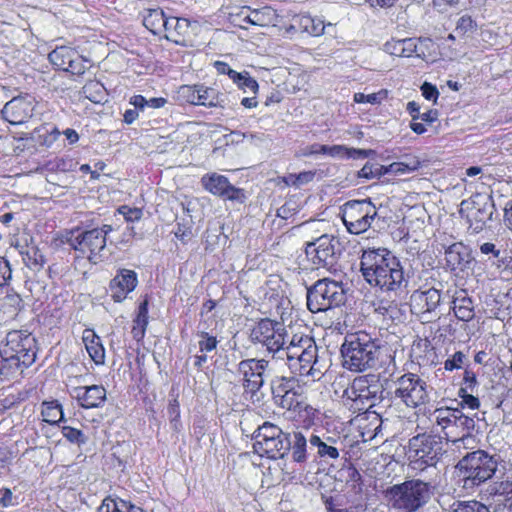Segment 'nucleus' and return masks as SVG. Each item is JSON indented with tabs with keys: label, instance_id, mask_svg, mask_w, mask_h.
Masks as SVG:
<instances>
[{
	"label": "nucleus",
	"instance_id": "1",
	"mask_svg": "<svg viewBox=\"0 0 512 512\" xmlns=\"http://www.w3.org/2000/svg\"><path fill=\"white\" fill-rule=\"evenodd\" d=\"M360 270L371 286L383 292H396L407 282L400 260L386 249L364 251Z\"/></svg>",
	"mask_w": 512,
	"mask_h": 512
},
{
	"label": "nucleus",
	"instance_id": "2",
	"mask_svg": "<svg viewBox=\"0 0 512 512\" xmlns=\"http://www.w3.org/2000/svg\"><path fill=\"white\" fill-rule=\"evenodd\" d=\"M284 357L294 374L308 377L311 381L320 380L324 375V365L318 357V347L314 339L308 335L298 333L286 339V344L278 355L280 359Z\"/></svg>",
	"mask_w": 512,
	"mask_h": 512
},
{
	"label": "nucleus",
	"instance_id": "3",
	"mask_svg": "<svg viewBox=\"0 0 512 512\" xmlns=\"http://www.w3.org/2000/svg\"><path fill=\"white\" fill-rule=\"evenodd\" d=\"M34 338L27 331L13 330L7 333L0 346V381L22 373L36 358Z\"/></svg>",
	"mask_w": 512,
	"mask_h": 512
},
{
	"label": "nucleus",
	"instance_id": "4",
	"mask_svg": "<svg viewBox=\"0 0 512 512\" xmlns=\"http://www.w3.org/2000/svg\"><path fill=\"white\" fill-rule=\"evenodd\" d=\"M444 452L442 437L427 433L418 434L408 442V466L418 473L431 471L432 478L436 480L439 477L437 464Z\"/></svg>",
	"mask_w": 512,
	"mask_h": 512
},
{
	"label": "nucleus",
	"instance_id": "5",
	"mask_svg": "<svg viewBox=\"0 0 512 512\" xmlns=\"http://www.w3.org/2000/svg\"><path fill=\"white\" fill-rule=\"evenodd\" d=\"M378 354L376 339L365 331L346 335L341 346L343 367L353 372H362L375 366Z\"/></svg>",
	"mask_w": 512,
	"mask_h": 512
},
{
	"label": "nucleus",
	"instance_id": "6",
	"mask_svg": "<svg viewBox=\"0 0 512 512\" xmlns=\"http://www.w3.org/2000/svg\"><path fill=\"white\" fill-rule=\"evenodd\" d=\"M436 480H406L395 484L385 491V498L395 510L401 512H417L428 503Z\"/></svg>",
	"mask_w": 512,
	"mask_h": 512
},
{
	"label": "nucleus",
	"instance_id": "7",
	"mask_svg": "<svg viewBox=\"0 0 512 512\" xmlns=\"http://www.w3.org/2000/svg\"><path fill=\"white\" fill-rule=\"evenodd\" d=\"M275 403L283 409L296 413L303 421H311L316 409L307 403L304 386L294 377H279L271 383Z\"/></svg>",
	"mask_w": 512,
	"mask_h": 512
},
{
	"label": "nucleus",
	"instance_id": "8",
	"mask_svg": "<svg viewBox=\"0 0 512 512\" xmlns=\"http://www.w3.org/2000/svg\"><path fill=\"white\" fill-rule=\"evenodd\" d=\"M500 456L484 450L467 452L457 463L456 469L463 478L464 487L479 486L491 479L498 470Z\"/></svg>",
	"mask_w": 512,
	"mask_h": 512
},
{
	"label": "nucleus",
	"instance_id": "9",
	"mask_svg": "<svg viewBox=\"0 0 512 512\" xmlns=\"http://www.w3.org/2000/svg\"><path fill=\"white\" fill-rule=\"evenodd\" d=\"M111 231V225H103L85 231L72 230L66 234V243L77 253L78 257L85 258L92 264H98L104 259L106 237Z\"/></svg>",
	"mask_w": 512,
	"mask_h": 512
},
{
	"label": "nucleus",
	"instance_id": "10",
	"mask_svg": "<svg viewBox=\"0 0 512 512\" xmlns=\"http://www.w3.org/2000/svg\"><path fill=\"white\" fill-rule=\"evenodd\" d=\"M254 451L261 457L283 458L290 450V437L277 425L264 422L254 432Z\"/></svg>",
	"mask_w": 512,
	"mask_h": 512
},
{
	"label": "nucleus",
	"instance_id": "11",
	"mask_svg": "<svg viewBox=\"0 0 512 512\" xmlns=\"http://www.w3.org/2000/svg\"><path fill=\"white\" fill-rule=\"evenodd\" d=\"M342 284L329 278L318 280L307 291V307L312 313L326 311L344 303Z\"/></svg>",
	"mask_w": 512,
	"mask_h": 512
},
{
	"label": "nucleus",
	"instance_id": "12",
	"mask_svg": "<svg viewBox=\"0 0 512 512\" xmlns=\"http://www.w3.org/2000/svg\"><path fill=\"white\" fill-rule=\"evenodd\" d=\"M394 397L410 408L429 401L428 385L419 375L405 373L394 381Z\"/></svg>",
	"mask_w": 512,
	"mask_h": 512
},
{
	"label": "nucleus",
	"instance_id": "13",
	"mask_svg": "<svg viewBox=\"0 0 512 512\" xmlns=\"http://www.w3.org/2000/svg\"><path fill=\"white\" fill-rule=\"evenodd\" d=\"M377 216L376 207L370 200H353L344 204L342 220L351 234H361L367 231Z\"/></svg>",
	"mask_w": 512,
	"mask_h": 512
},
{
	"label": "nucleus",
	"instance_id": "14",
	"mask_svg": "<svg viewBox=\"0 0 512 512\" xmlns=\"http://www.w3.org/2000/svg\"><path fill=\"white\" fill-rule=\"evenodd\" d=\"M381 385L373 375L359 376L353 380L350 387L344 391L347 399L354 404L355 410L371 408L380 399Z\"/></svg>",
	"mask_w": 512,
	"mask_h": 512
},
{
	"label": "nucleus",
	"instance_id": "15",
	"mask_svg": "<svg viewBox=\"0 0 512 512\" xmlns=\"http://www.w3.org/2000/svg\"><path fill=\"white\" fill-rule=\"evenodd\" d=\"M288 337L284 326L270 319H262L251 330L250 338L255 343H260L274 354L281 353Z\"/></svg>",
	"mask_w": 512,
	"mask_h": 512
},
{
	"label": "nucleus",
	"instance_id": "16",
	"mask_svg": "<svg viewBox=\"0 0 512 512\" xmlns=\"http://www.w3.org/2000/svg\"><path fill=\"white\" fill-rule=\"evenodd\" d=\"M460 214L466 218L469 229L479 233L492 217L493 204L486 196L477 194L461 202Z\"/></svg>",
	"mask_w": 512,
	"mask_h": 512
},
{
	"label": "nucleus",
	"instance_id": "17",
	"mask_svg": "<svg viewBox=\"0 0 512 512\" xmlns=\"http://www.w3.org/2000/svg\"><path fill=\"white\" fill-rule=\"evenodd\" d=\"M338 246L339 241L336 237L323 234L306 244L305 253L317 268L331 269L337 259Z\"/></svg>",
	"mask_w": 512,
	"mask_h": 512
},
{
	"label": "nucleus",
	"instance_id": "18",
	"mask_svg": "<svg viewBox=\"0 0 512 512\" xmlns=\"http://www.w3.org/2000/svg\"><path fill=\"white\" fill-rule=\"evenodd\" d=\"M238 371L243 377V386L246 391L256 393L270 375V362L265 359H246L238 364Z\"/></svg>",
	"mask_w": 512,
	"mask_h": 512
},
{
	"label": "nucleus",
	"instance_id": "19",
	"mask_svg": "<svg viewBox=\"0 0 512 512\" xmlns=\"http://www.w3.org/2000/svg\"><path fill=\"white\" fill-rule=\"evenodd\" d=\"M35 98L25 94L13 97L1 110L2 118L12 125H21L27 122L34 113Z\"/></svg>",
	"mask_w": 512,
	"mask_h": 512
},
{
	"label": "nucleus",
	"instance_id": "20",
	"mask_svg": "<svg viewBox=\"0 0 512 512\" xmlns=\"http://www.w3.org/2000/svg\"><path fill=\"white\" fill-rule=\"evenodd\" d=\"M201 184L205 190L215 196L240 202L244 200L243 191L233 186L226 176L216 172L203 175Z\"/></svg>",
	"mask_w": 512,
	"mask_h": 512
},
{
	"label": "nucleus",
	"instance_id": "21",
	"mask_svg": "<svg viewBox=\"0 0 512 512\" xmlns=\"http://www.w3.org/2000/svg\"><path fill=\"white\" fill-rule=\"evenodd\" d=\"M440 303L441 292L434 287H421L410 296L411 311L418 316L435 312Z\"/></svg>",
	"mask_w": 512,
	"mask_h": 512
},
{
	"label": "nucleus",
	"instance_id": "22",
	"mask_svg": "<svg viewBox=\"0 0 512 512\" xmlns=\"http://www.w3.org/2000/svg\"><path fill=\"white\" fill-rule=\"evenodd\" d=\"M138 284L137 273L130 269H118L109 283L110 296L115 302L124 301Z\"/></svg>",
	"mask_w": 512,
	"mask_h": 512
},
{
	"label": "nucleus",
	"instance_id": "23",
	"mask_svg": "<svg viewBox=\"0 0 512 512\" xmlns=\"http://www.w3.org/2000/svg\"><path fill=\"white\" fill-rule=\"evenodd\" d=\"M291 29L307 33L313 37H319L325 33L326 28L334 27V24L327 23L309 14H297L291 20Z\"/></svg>",
	"mask_w": 512,
	"mask_h": 512
},
{
	"label": "nucleus",
	"instance_id": "24",
	"mask_svg": "<svg viewBox=\"0 0 512 512\" xmlns=\"http://www.w3.org/2000/svg\"><path fill=\"white\" fill-rule=\"evenodd\" d=\"M494 512L512 511V481L506 480L495 483L491 487Z\"/></svg>",
	"mask_w": 512,
	"mask_h": 512
},
{
	"label": "nucleus",
	"instance_id": "25",
	"mask_svg": "<svg viewBox=\"0 0 512 512\" xmlns=\"http://www.w3.org/2000/svg\"><path fill=\"white\" fill-rule=\"evenodd\" d=\"M76 398L83 408H96L106 399V390L103 386L92 385L75 388Z\"/></svg>",
	"mask_w": 512,
	"mask_h": 512
},
{
	"label": "nucleus",
	"instance_id": "26",
	"mask_svg": "<svg viewBox=\"0 0 512 512\" xmlns=\"http://www.w3.org/2000/svg\"><path fill=\"white\" fill-rule=\"evenodd\" d=\"M242 17L241 27L245 28L244 24H251L255 26H269L273 25L276 20V13L273 9L269 7H263L261 9L251 10L249 8H244L239 14Z\"/></svg>",
	"mask_w": 512,
	"mask_h": 512
},
{
	"label": "nucleus",
	"instance_id": "27",
	"mask_svg": "<svg viewBox=\"0 0 512 512\" xmlns=\"http://www.w3.org/2000/svg\"><path fill=\"white\" fill-rule=\"evenodd\" d=\"M452 304L454 314L459 320L468 322L473 319L475 315L474 305L466 290H456Z\"/></svg>",
	"mask_w": 512,
	"mask_h": 512
},
{
	"label": "nucleus",
	"instance_id": "28",
	"mask_svg": "<svg viewBox=\"0 0 512 512\" xmlns=\"http://www.w3.org/2000/svg\"><path fill=\"white\" fill-rule=\"evenodd\" d=\"M82 340L91 360L96 365H103L105 363V349L100 337L93 330L85 329Z\"/></svg>",
	"mask_w": 512,
	"mask_h": 512
},
{
	"label": "nucleus",
	"instance_id": "29",
	"mask_svg": "<svg viewBox=\"0 0 512 512\" xmlns=\"http://www.w3.org/2000/svg\"><path fill=\"white\" fill-rule=\"evenodd\" d=\"M469 254L461 243H454L445 251L446 265L451 270H463L469 263Z\"/></svg>",
	"mask_w": 512,
	"mask_h": 512
},
{
	"label": "nucleus",
	"instance_id": "30",
	"mask_svg": "<svg viewBox=\"0 0 512 512\" xmlns=\"http://www.w3.org/2000/svg\"><path fill=\"white\" fill-rule=\"evenodd\" d=\"M144 26L153 34H160L167 26V17L160 8L149 9L143 19Z\"/></svg>",
	"mask_w": 512,
	"mask_h": 512
},
{
	"label": "nucleus",
	"instance_id": "31",
	"mask_svg": "<svg viewBox=\"0 0 512 512\" xmlns=\"http://www.w3.org/2000/svg\"><path fill=\"white\" fill-rule=\"evenodd\" d=\"M78 52L70 47L61 46L51 51L48 55L49 61L55 67L65 70L73 62Z\"/></svg>",
	"mask_w": 512,
	"mask_h": 512
},
{
	"label": "nucleus",
	"instance_id": "32",
	"mask_svg": "<svg viewBox=\"0 0 512 512\" xmlns=\"http://www.w3.org/2000/svg\"><path fill=\"white\" fill-rule=\"evenodd\" d=\"M148 325V301L145 299L140 303L136 318L133 320L132 335L137 341L143 339Z\"/></svg>",
	"mask_w": 512,
	"mask_h": 512
},
{
	"label": "nucleus",
	"instance_id": "33",
	"mask_svg": "<svg viewBox=\"0 0 512 512\" xmlns=\"http://www.w3.org/2000/svg\"><path fill=\"white\" fill-rule=\"evenodd\" d=\"M290 443L293 461L298 463L305 462L307 459V438L304 434L300 431L293 432Z\"/></svg>",
	"mask_w": 512,
	"mask_h": 512
},
{
	"label": "nucleus",
	"instance_id": "34",
	"mask_svg": "<svg viewBox=\"0 0 512 512\" xmlns=\"http://www.w3.org/2000/svg\"><path fill=\"white\" fill-rule=\"evenodd\" d=\"M200 101L198 105L206 107H223L225 95L219 93L216 89L201 85L199 93Z\"/></svg>",
	"mask_w": 512,
	"mask_h": 512
},
{
	"label": "nucleus",
	"instance_id": "35",
	"mask_svg": "<svg viewBox=\"0 0 512 512\" xmlns=\"http://www.w3.org/2000/svg\"><path fill=\"white\" fill-rule=\"evenodd\" d=\"M33 139L42 146L51 147L53 143L59 138L60 131L56 127H49L42 125L33 131Z\"/></svg>",
	"mask_w": 512,
	"mask_h": 512
},
{
	"label": "nucleus",
	"instance_id": "36",
	"mask_svg": "<svg viewBox=\"0 0 512 512\" xmlns=\"http://www.w3.org/2000/svg\"><path fill=\"white\" fill-rule=\"evenodd\" d=\"M370 152L371 151L369 150L349 148L344 145H332L330 157L339 159H364L369 155Z\"/></svg>",
	"mask_w": 512,
	"mask_h": 512
},
{
	"label": "nucleus",
	"instance_id": "37",
	"mask_svg": "<svg viewBox=\"0 0 512 512\" xmlns=\"http://www.w3.org/2000/svg\"><path fill=\"white\" fill-rule=\"evenodd\" d=\"M189 29V22L184 18L167 17V26L165 27L166 38L177 42L176 36L184 35Z\"/></svg>",
	"mask_w": 512,
	"mask_h": 512
},
{
	"label": "nucleus",
	"instance_id": "38",
	"mask_svg": "<svg viewBox=\"0 0 512 512\" xmlns=\"http://www.w3.org/2000/svg\"><path fill=\"white\" fill-rule=\"evenodd\" d=\"M432 44L430 39H419L418 41L406 38L402 39V49L404 57H411L416 55L417 57H424L423 47H429Z\"/></svg>",
	"mask_w": 512,
	"mask_h": 512
},
{
	"label": "nucleus",
	"instance_id": "39",
	"mask_svg": "<svg viewBox=\"0 0 512 512\" xmlns=\"http://www.w3.org/2000/svg\"><path fill=\"white\" fill-rule=\"evenodd\" d=\"M41 414L49 424H57L63 419L62 406L57 401L43 402Z\"/></svg>",
	"mask_w": 512,
	"mask_h": 512
},
{
	"label": "nucleus",
	"instance_id": "40",
	"mask_svg": "<svg viewBox=\"0 0 512 512\" xmlns=\"http://www.w3.org/2000/svg\"><path fill=\"white\" fill-rule=\"evenodd\" d=\"M456 415H458V409L451 408H439L433 413L435 423L445 430L451 426H455Z\"/></svg>",
	"mask_w": 512,
	"mask_h": 512
},
{
	"label": "nucleus",
	"instance_id": "41",
	"mask_svg": "<svg viewBox=\"0 0 512 512\" xmlns=\"http://www.w3.org/2000/svg\"><path fill=\"white\" fill-rule=\"evenodd\" d=\"M309 443L311 448H317V454L321 458L337 459L339 457L338 449L326 444L317 435H311Z\"/></svg>",
	"mask_w": 512,
	"mask_h": 512
},
{
	"label": "nucleus",
	"instance_id": "42",
	"mask_svg": "<svg viewBox=\"0 0 512 512\" xmlns=\"http://www.w3.org/2000/svg\"><path fill=\"white\" fill-rule=\"evenodd\" d=\"M419 166L420 161L417 159H413L409 162H394L387 167L384 166V174H406L417 170Z\"/></svg>",
	"mask_w": 512,
	"mask_h": 512
},
{
	"label": "nucleus",
	"instance_id": "43",
	"mask_svg": "<svg viewBox=\"0 0 512 512\" xmlns=\"http://www.w3.org/2000/svg\"><path fill=\"white\" fill-rule=\"evenodd\" d=\"M451 512H490V510L483 503L471 500L453 503Z\"/></svg>",
	"mask_w": 512,
	"mask_h": 512
},
{
	"label": "nucleus",
	"instance_id": "44",
	"mask_svg": "<svg viewBox=\"0 0 512 512\" xmlns=\"http://www.w3.org/2000/svg\"><path fill=\"white\" fill-rule=\"evenodd\" d=\"M200 87L201 85H183L179 88L178 95L183 101L192 105H198L200 101Z\"/></svg>",
	"mask_w": 512,
	"mask_h": 512
},
{
	"label": "nucleus",
	"instance_id": "45",
	"mask_svg": "<svg viewBox=\"0 0 512 512\" xmlns=\"http://www.w3.org/2000/svg\"><path fill=\"white\" fill-rule=\"evenodd\" d=\"M83 92L94 103H99L104 98V87L97 81H91L84 85Z\"/></svg>",
	"mask_w": 512,
	"mask_h": 512
},
{
	"label": "nucleus",
	"instance_id": "46",
	"mask_svg": "<svg viewBox=\"0 0 512 512\" xmlns=\"http://www.w3.org/2000/svg\"><path fill=\"white\" fill-rule=\"evenodd\" d=\"M239 89L243 90L245 93H253L257 94L259 85L257 81L250 76L249 72L243 71L241 75V80H238L236 83Z\"/></svg>",
	"mask_w": 512,
	"mask_h": 512
},
{
	"label": "nucleus",
	"instance_id": "47",
	"mask_svg": "<svg viewBox=\"0 0 512 512\" xmlns=\"http://www.w3.org/2000/svg\"><path fill=\"white\" fill-rule=\"evenodd\" d=\"M452 449L461 452L462 450L473 449L476 446V439L469 433L451 441Z\"/></svg>",
	"mask_w": 512,
	"mask_h": 512
},
{
	"label": "nucleus",
	"instance_id": "48",
	"mask_svg": "<svg viewBox=\"0 0 512 512\" xmlns=\"http://www.w3.org/2000/svg\"><path fill=\"white\" fill-rule=\"evenodd\" d=\"M199 350L201 353H208L216 349L218 341L215 336L209 335L207 332L198 333Z\"/></svg>",
	"mask_w": 512,
	"mask_h": 512
},
{
	"label": "nucleus",
	"instance_id": "49",
	"mask_svg": "<svg viewBox=\"0 0 512 512\" xmlns=\"http://www.w3.org/2000/svg\"><path fill=\"white\" fill-rule=\"evenodd\" d=\"M386 96V91L382 90L377 93L372 94H364L361 92L354 94V102L356 103H370V104H378L380 103Z\"/></svg>",
	"mask_w": 512,
	"mask_h": 512
},
{
	"label": "nucleus",
	"instance_id": "50",
	"mask_svg": "<svg viewBox=\"0 0 512 512\" xmlns=\"http://www.w3.org/2000/svg\"><path fill=\"white\" fill-rule=\"evenodd\" d=\"M384 175V166L378 164L366 163L359 171V176L363 178H378Z\"/></svg>",
	"mask_w": 512,
	"mask_h": 512
},
{
	"label": "nucleus",
	"instance_id": "51",
	"mask_svg": "<svg viewBox=\"0 0 512 512\" xmlns=\"http://www.w3.org/2000/svg\"><path fill=\"white\" fill-rule=\"evenodd\" d=\"M86 63L87 61L77 53L76 57L73 58V62H71L64 71L77 76L83 75L87 69Z\"/></svg>",
	"mask_w": 512,
	"mask_h": 512
},
{
	"label": "nucleus",
	"instance_id": "52",
	"mask_svg": "<svg viewBox=\"0 0 512 512\" xmlns=\"http://www.w3.org/2000/svg\"><path fill=\"white\" fill-rule=\"evenodd\" d=\"M62 433H63V436L72 443L80 444V443L85 442V437H84L83 433L76 428H73L70 426H64L62 428Z\"/></svg>",
	"mask_w": 512,
	"mask_h": 512
},
{
	"label": "nucleus",
	"instance_id": "53",
	"mask_svg": "<svg viewBox=\"0 0 512 512\" xmlns=\"http://www.w3.org/2000/svg\"><path fill=\"white\" fill-rule=\"evenodd\" d=\"M465 354L461 351L455 352L450 358L444 363V368L448 371H453L462 367L465 360Z\"/></svg>",
	"mask_w": 512,
	"mask_h": 512
},
{
	"label": "nucleus",
	"instance_id": "54",
	"mask_svg": "<svg viewBox=\"0 0 512 512\" xmlns=\"http://www.w3.org/2000/svg\"><path fill=\"white\" fill-rule=\"evenodd\" d=\"M475 29L476 23L470 16L467 15L462 16L456 24V31L461 34L473 32Z\"/></svg>",
	"mask_w": 512,
	"mask_h": 512
},
{
	"label": "nucleus",
	"instance_id": "55",
	"mask_svg": "<svg viewBox=\"0 0 512 512\" xmlns=\"http://www.w3.org/2000/svg\"><path fill=\"white\" fill-rule=\"evenodd\" d=\"M459 397L462 399L461 405L464 407H468L472 410L479 408L480 401L477 397H474L471 394H468L466 389L460 388Z\"/></svg>",
	"mask_w": 512,
	"mask_h": 512
},
{
	"label": "nucleus",
	"instance_id": "56",
	"mask_svg": "<svg viewBox=\"0 0 512 512\" xmlns=\"http://www.w3.org/2000/svg\"><path fill=\"white\" fill-rule=\"evenodd\" d=\"M118 212L123 215L126 221L134 222L138 221L142 217V210L139 208H131L129 206H121Z\"/></svg>",
	"mask_w": 512,
	"mask_h": 512
},
{
	"label": "nucleus",
	"instance_id": "57",
	"mask_svg": "<svg viewBox=\"0 0 512 512\" xmlns=\"http://www.w3.org/2000/svg\"><path fill=\"white\" fill-rule=\"evenodd\" d=\"M0 506L7 508L13 507L19 504L18 498L13 495L12 491L9 488H3L0 490Z\"/></svg>",
	"mask_w": 512,
	"mask_h": 512
},
{
	"label": "nucleus",
	"instance_id": "58",
	"mask_svg": "<svg viewBox=\"0 0 512 512\" xmlns=\"http://www.w3.org/2000/svg\"><path fill=\"white\" fill-rule=\"evenodd\" d=\"M315 173L312 171L301 172L297 175H290L289 179L292 185L300 187L301 185L307 184L313 180Z\"/></svg>",
	"mask_w": 512,
	"mask_h": 512
},
{
	"label": "nucleus",
	"instance_id": "59",
	"mask_svg": "<svg viewBox=\"0 0 512 512\" xmlns=\"http://www.w3.org/2000/svg\"><path fill=\"white\" fill-rule=\"evenodd\" d=\"M12 270L8 260L0 257V287H3L11 279Z\"/></svg>",
	"mask_w": 512,
	"mask_h": 512
},
{
	"label": "nucleus",
	"instance_id": "60",
	"mask_svg": "<svg viewBox=\"0 0 512 512\" xmlns=\"http://www.w3.org/2000/svg\"><path fill=\"white\" fill-rule=\"evenodd\" d=\"M106 512H129L128 501L123 499L109 500L105 504Z\"/></svg>",
	"mask_w": 512,
	"mask_h": 512
},
{
	"label": "nucleus",
	"instance_id": "61",
	"mask_svg": "<svg viewBox=\"0 0 512 512\" xmlns=\"http://www.w3.org/2000/svg\"><path fill=\"white\" fill-rule=\"evenodd\" d=\"M475 426V421L473 418L464 415L460 410H458V415H456L455 427L462 428L463 430L469 431L473 429Z\"/></svg>",
	"mask_w": 512,
	"mask_h": 512
},
{
	"label": "nucleus",
	"instance_id": "62",
	"mask_svg": "<svg viewBox=\"0 0 512 512\" xmlns=\"http://www.w3.org/2000/svg\"><path fill=\"white\" fill-rule=\"evenodd\" d=\"M385 51L391 55L404 57L402 49V39L392 40L384 45Z\"/></svg>",
	"mask_w": 512,
	"mask_h": 512
},
{
	"label": "nucleus",
	"instance_id": "63",
	"mask_svg": "<svg viewBox=\"0 0 512 512\" xmlns=\"http://www.w3.org/2000/svg\"><path fill=\"white\" fill-rule=\"evenodd\" d=\"M421 91H422V95L425 97V99L433 100L434 102H436L438 95H439V92H438L436 86H434L428 82H425L421 86Z\"/></svg>",
	"mask_w": 512,
	"mask_h": 512
},
{
	"label": "nucleus",
	"instance_id": "64",
	"mask_svg": "<svg viewBox=\"0 0 512 512\" xmlns=\"http://www.w3.org/2000/svg\"><path fill=\"white\" fill-rule=\"evenodd\" d=\"M479 248L484 255H491L493 258H498L500 255V250L496 248L494 243L485 242Z\"/></svg>",
	"mask_w": 512,
	"mask_h": 512
}]
</instances>
